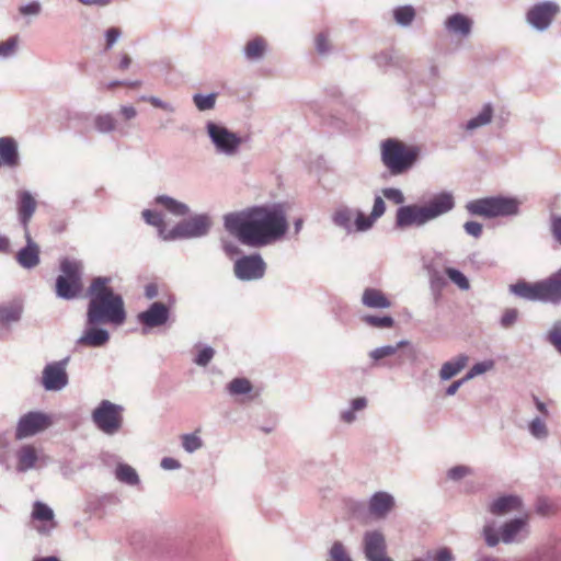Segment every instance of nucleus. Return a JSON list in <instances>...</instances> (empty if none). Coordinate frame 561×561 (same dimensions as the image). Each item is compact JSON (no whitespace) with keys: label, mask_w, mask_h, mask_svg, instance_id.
Returning a JSON list of instances; mask_svg holds the SVG:
<instances>
[{"label":"nucleus","mask_w":561,"mask_h":561,"mask_svg":"<svg viewBox=\"0 0 561 561\" xmlns=\"http://www.w3.org/2000/svg\"><path fill=\"white\" fill-rule=\"evenodd\" d=\"M215 351L211 347H204L197 354L195 363L199 366H206L214 357Z\"/></svg>","instance_id":"4d7b16f0"},{"label":"nucleus","mask_w":561,"mask_h":561,"mask_svg":"<svg viewBox=\"0 0 561 561\" xmlns=\"http://www.w3.org/2000/svg\"><path fill=\"white\" fill-rule=\"evenodd\" d=\"M233 271L239 279H257L264 275L265 263L259 254L244 255L236 261Z\"/></svg>","instance_id":"f8f14e48"},{"label":"nucleus","mask_w":561,"mask_h":561,"mask_svg":"<svg viewBox=\"0 0 561 561\" xmlns=\"http://www.w3.org/2000/svg\"><path fill=\"white\" fill-rule=\"evenodd\" d=\"M207 129L216 147L226 153H233L241 144V139L225 127L210 123Z\"/></svg>","instance_id":"ddd939ff"},{"label":"nucleus","mask_w":561,"mask_h":561,"mask_svg":"<svg viewBox=\"0 0 561 561\" xmlns=\"http://www.w3.org/2000/svg\"><path fill=\"white\" fill-rule=\"evenodd\" d=\"M494 368V362L492 359L483 360L474 364L465 375V380H471L477 376H480Z\"/></svg>","instance_id":"58836bf2"},{"label":"nucleus","mask_w":561,"mask_h":561,"mask_svg":"<svg viewBox=\"0 0 561 561\" xmlns=\"http://www.w3.org/2000/svg\"><path fill=\"white\" fill-rule=\"evenodd\" d=\"M169 313V308L164 304L153 302L148 310L138 314V320L148 328H156L168 321Z\"/></svg>","instance_id":"a211bd4d"},{"label":"nucleus","mask_w":561,"mask_h":561,"mask_svg":"<svg viewBox=\"0 0 561 561\" xmlns=\"http://www.w3.org/2000/svg\"><path fill=\"white\" fill-rule=\"evenodd\" d=\"M386 211V204L380 196H376L373 205L371 216L376 219L380 218Z\"/></svg>","instance_id":"052dcab7"},{"label":"nucleus","mask_w":561,"mask_h":561,"mask_svg":"<svg viewBox=\"0 0 561 561\" xmlns=\"http://www.w3.org/2000/svg\"><path fill=\"white\" fill-rule=\"evenodd\" d=\"M467 381H468V380H465V376H463L461 379H458V380L454 381L453 383H450V385L446 388V390H445V394H446L447 397H451V396L456 394V393H457V391L459 390V388H460L463 383H466Z\"/></svg>","instance_id":"69168bd1"},{"label":"nucleus","mask_w":561,"mask_h":561,"mask_svg":"<svg viewBox=\"0 0 561 561\" xmlns=\"http://www.w3.org/2000/svg\"><path fill=\"white\" fill-rule=\"evenodd\" d=\"M560 5L554 1H541L531 5L526 13V22L538 32L547 31L560 13Z\"/></svg>","instance_id":"6e6552de"},{"label":"nucleus","mask_w":561,"mask_h":561,"mask_svg":"<svg viewBox=\"0 0 561 561\" xmlns=\"http://www.w3.org/2000/svg\"><path fill=\"white\" fill-rule=\"evenodd\" d=\"M539 301L561 304V268L546 279L538 282Z\"/></svg>","instance_id":"4468645a"},{"label":"nucleus","mask_w":561,"mask_h":561,"mask_svg":"<svg viewBox=\"0 0 561 561\" xmlns=\"http://www.w3.org/2000/svg\"><path fill=\"white\" fill-rule=\"evenodd\" d=\"M519 207L517 198L501 195L473 199L466 205L469 214L485 218L517 216Z\"/></svg>","instance_id":"39448f33"},{"label":"nucleus","mask_w":561,"mask_h":561,"mask_svg":"<svg viewBox=\"0 0 561 561\" xmlns=\"http://www.w3.org/2000/svg\"><path fill=\"white\" fill-rule=\"evenodd\" d=\"M157 203L162 205L165 209H168L170 213L176 215V216H183L187 213L188 208L186 205L173 199L169 196H158Z\"/></svg>","instance_id":"f704fd0d"},{"label":"nucleus","mask_w":561,"mask_h":561,"mask_svg":"<svg viewBox=\"0 0 561 561\" xmlns=\"http://www.w3.org/2000/svg\"><path fill=\"white\" fill-rule=\"evenodd\" d=\"M18 46V37L13 36L9 39L0 43V56L1 57H8L12 55Z\"/></svg>","instance_id":"864d4df0"},{"label":"nucleus","mask_w":561,"mask_h":561,"mask_svg":"<svg viewBox=\"0 0 561 561\" xmlns=\"http://www.w3.org/2000/svg\"><path fill=\"white\" fill-rule=\"evenodd\" d=\"M396 500L386 491L374 493L368 502V511L376 519H385L394 508Z\"/></svg>","instance_id":"dca6fc26"},{"label":"nucleus","mask_w":561,"mask_h":561,"mask_svg":"<svg viewBox=\"0 0 561 561\" xmlns=\"http://www.w3.org/2000/svg\"><path fill=\"white\" fill-rule=\"evenodd\" d=\"M110 278L96 277L89 287L88 324H122L126 319L124 301L108 285Z\"/></svg>","instance_id":"f03ea898"},{"label":"nucleus","mask_w":561,"mask_h":561,"mask_svg":"<svg viewBox=\"0 0 561 561\" xmlns=\"http://www.w3.org/2000/svg\"><path fill=\"white\" fill-rule=\"evenodd\" d=\"M116 478L127 484H137L139 482L138 474L134 468L128 465H119L116 468Z\"/></svg>","instance_id":"e433bc0d"},{"label":"nucleus","mask_w":561,"mask_h":561,"mask_svg":"<svg viewBox=\"0 0 561 561\" xmlns=\"http://www.w3.org/2000/svg\"><path fill=\"white\" fill-rule=\"evenodd\" d=\"M472 473V469L467 466H456L448 470V478L454 481H458L466 476H469Z\"/></svg>","instance_id":"603ef678"},{"label":"nucleus","mask_w":561,"mask_h":561,"mask_svg":"<svg viewBox=\"0 0 561 561\" xmlns=\"http://www.w3.org/2000/svg\"><path fill=\"white\" fill-rule=\"evenodd\" d=\"M227 388L232 396L248 394L253 390L251 381L247 378H234L228 383Z\"/></svg>","instance_id":"c9c22d12"},{"label":"nucleus","mask_w":561,"mask_h":561,"mask_svg":"<svg viewBox=\"0 0 561 561\" xmlns=\"http://www.w3.org/2000/svg\"><path fill=\"white\" fill-rule=\"evenodd\" d=\"M19 11L22 15H37L41 11V5L38 2H32L20 7Z\"/></svg>","instance_id":"e2e57ef3"},{"label":"nucleus","mask_w":561,"mask_h":561,"mask_svg":"<svg viewBox=\"0 0 561 561\" xmlns=\"http://www.w3.org/2000/svg\"><path fill=\"white\" fill-rule=\"evenodd\" d=\"M225 228L242 244L259 248L282 238L288 222L280 206H255L227 214Z\"/></svg>","instance_id":"f257e3e1"},{"label":"nucleus","mask_w":561,"mask_h":561,"mask_svg":"<svg viewBox=\"0 0 561 561\" xmlns=\"http://www.w3.org/2000/svg\"><path fill=\"white\" fill-rule=\"evenodd\" d=\"M119 112L126 121L133 119L137 115V111L134 106H122Z\"/></svg>","instance_id":"774afa93"},{"label":"nucleus","mask_w":561,"mask_h":561,"mask_svg":"<svg viewBox=\"0 0 561 561\" xmlns=\"http://www.w3.org/2000/svg\"><path fill=\"white\" fill-rule=\"evenodd\" d=\"M549 343L561 354V321L552 324L547 336Z\"/></svg>","instance_id":"a18cd8bd"},{"label":"nucleus","mask_w":561,"mask_h":561,"mask_svg":"<svg viewBox=\"0 0 561 561\" xmlns=\"http://www.w3.org/2000/svg\"><path fill=\"white\" fill-rule=\"evenodd\" d=\"M32 519L42 523V525L35 527L41 534L47 535L57 526L53 510L39 501L33 504Z\"/></svg>","instance_id":"6ab92c4d"},{"label":"nucleus","mask_w":561,"mask_h":561,"mask_svg":"<svg viewBox=\"0 0 561 561\" xmlns=\"http://www.w3.org/2000/svg\"><path fill=\"white\" fill-rule=\"evenodd\" d=\"M216 95H194V103L199 111L210 110L215 106Z\"/></svg>","instance_id":"49530a36"},{"label":"nucleus","mask_w":561,"mask_h":561,"mask_svg":"<svg viewBox=\"0 0 561 561\" xmlns=\"http://www.w3.org/2000/svg\"><path fill=\"white\" fill-rule=\"evenodd\" d=\"M110 340L108 332L103 329L94 328L91 325L88 328L82 336L78 340V344L89 347H100L107 343Z\"/></svg>","instance_id":"a878e982"},{"label":"nucleus","mask_w":561,"mask_h":561,"mask_svg":"<svg viewBox=\"0 0 561 561\" xmlns=\"http://www.w3.org/2000/svg\"><path fill=\"white\" fill-rule=\"evenodd\" d=\"M482 536L486 546L490 548L496 547L500 541H502L501 535H497L494 525L491 523H488L483 526Z\"/></svg>","instance_id":"37998d69"},{"label":"nucleus","mask_w":561,"mask_h":561,"mask_svg":"<svg viewBox=\"0 0 561 561\" xmlns=\"http://www.w3.org/2000/svg\"><path fill=\"white\" fill-rule=\"evenodd\" d=\"M510 291L525 300L539 301L538 282L527 283L525 280H519L510 286Z\"/></svg>","instance_id":"bb28decb"},{"label":"nucleus","mask_w":561,"mask_h":561,"mask_svg":"<svg viewBox=\"0 0 561 561\" xmlns=\"http://www.w3.org/2000/svg\"><path fill=\"white\" fill-rule=\"evenodd\" d=\"M445 272L449 279L460 289L468 290L470 288L468 278L460 271L454 267H447Z\"/></svg>","instance_id":"c03bdc74"},{"label":"nucleus","mask_w":561,"mask_h":561,"mask_svg":"<svg viewBox=\"0 0 561 561\" xmlns=\"http://www.w3.org/2000/svg\"><path fill=\"white\" fill-rule=\"evenodd\" d=\"M473 21L462 13H454L444 21L445 31L455 37L467 38L472 31Z\"/></svg>","instance_id":"f3484780"},{"label":"nucleus","mask_w":561,"mask_h":561,"mask_svg":"<svg viewBox=\"0 0 561 561\" xmlns=\"http://www.w3.org/2000/svg\"><path fill=\"white\" fill-rule=\"evenodd\" d=\"M351 219L348 210H339L334 215V222L339 226L347 227V224Z\"/></svg>","instance_id":"0e129e2a"},{"label":"nucleus","mask_w":561,"mask_h":561,"mask_svg":"<svg viewBox=\"0 0 561 561\" xmlns=\"http://www.w3.org/2000/svg\"><path fill=\"white\" fill-rule=\"evenodd\" d=\"M492 117H493V107L489 103L484 104L481 112L477 116L472 117L471 119H469L467 122L466 129L472 131L477 128L485 126L491 123Z\"/></svg>","instance_id":"7c9ffc66"},{"label":"nucleus","mask_w":561,"mask_h":561,"mask_svg":"<svg viewBox=\"0 0 561 561\" xmlns=\"http://www.w3.org/2000/svg\"><path fill=\"white\" fill-rule=\"evenodd\" d=\"M61 274L56 279V294L64 299L78 297L83 288L82 264L71 259H62L60 262Z\"/></svg>","instance_id":"423d86ee"},{"label":"nucleus","mask_w":561,"mask_h":561,"mask_svg":"<svg viewBox=\"0 0 561 561\" xmlns=\"http://www.w3.org/2000/svg\"><path fill=\"white\" fill-rule=\"evenodd\" d=\"M409 345V341L407 340H401L399 341L397 344L394 345H383V346H380V347H376L374 348L370 353H369V356L370 358L374 360V362H379L381 359H385L387 357H391L393 355L397 354V352L403 347V346H407Z\"/></svg>","instance_id":"2f4dec72"},{"label":"nucleus","mask_w":561,"mask_h":561,"mask_svg":"<svg viewBox=\"0 0 561 561\" xmlns=\"http://www.w3.org/2000/svg\"><path fill=\"white\" fill-rule=\"evenodd\" d=\"M142 218L148 225L154 226L159 229L160 236L164 239V236H169L165 232V225L161 214L146 209L142 211Z\"/></svg>","instance_id":"4c0bfd02"},{"label":"nucleus","mask_w":561,"mask_h":561,"mask_svg":"<svg viewBox=\"0 0 561 561\" xmlns=\"http://www.w3.org/2000/svg\"><path fill=\"white\" fill-rule=\"evenodd\" d=\"M26 247L16 254V261L25 268H33L39 264V248L32 240L30 231L25 232Z\"/></svg>","instance_id":"4be33fe9"},{"label":"nucleus","mask_w":561,"mask_h":561,"mask_svg":"<svg viewBox=\"0 0 561 561\" xmlns=\"http://www.w3.org/2000/svg\"><path fill=\"white\" fill-rule=\"evenodd\" d=\"M22 306L19 302L0 306V323H9L20 319Z\"/></svg>","instance_id":"72a5a7b5"},{"label":"nucleus","mask_w":561,"mask_h":561,"mask_svg":"<svg viewBox=\"0 0 561 561\" xmlns=\"http://www.w3.org/2000/svg\"><path fill=\"white\" fill-rule=\"evenodd\" d=\"M518 311L517 309H506L501 318V325L503 328H510L517 321Z\"/></svg>","instance_id":"6e6d98bb"},{"label":"nucleus","mask_w":561,"mask_h":561,"mask_svg":"<svg viewBox=\"0 0 561 561\" xmlns=\"http://www.w3.org/2000/svg\"><path fill=\"white\" fill-rule=\"evenodd\" d=\"M420 154L419 146L405 145L396 138H387L380 145L381 162L392 175H400L410 170Z\"/></svg>","instance_id":"20e7f679"},{"label":"nucleus","mask_w":561,"mask_h":561,"mask_svg":"<svg viewBox=\"0 0 561 561\" xmlns=\"http://www.w3.org/2000/svg\"><path fill=\"white\" fill-rule=\"evenodd\" d=\"M455 207L451 193L444 192L424 205H403L397 209L394 226L404 230L410 227H423L427 222L449 213Z\"/></svg>","instance_id":"7ed1b4c3"},{"label":"nucleus","mask_w":561,"mask_h":561,"mask_svg":"<svg viewBox=\"0 0 561 561\" xmlns=\"http://www.w3.org/2000/svg\"><path fill=\"white\" fill-rule=\"evenodd\" d=\"M37 202L27 191L18 192V214L24 228V232L30 231L28 225L36 210Z\"/></svg>","instance_id":"412c9836"},{"label":"nucleus","mask_w":561,"mask_h":561,"mask_svg":"<svg viewBox=\"0 0 561 561\" xmlns=\"http://www.w3.org/2000/svg\"><path fill=\"white\" fill-rule=\"evenodd\" d=\"M316 48L319 54H324L330 49L329 38L325 33L316 36Z\"/></svg>","instance_id":"bf43d9fd"},{"label":"nucleus","mask_w":561,"mask_h":561,"mask_svg":"<svg viewBox=\"0 0 561 561\" xmlns=\"http://www.w3.org/2000/svg\"><path fill=\"white\" fill-rule=\"evenodd\" d=\"M527 518L517 517L513 518L501 526L500 534L504 543H512L518 541L519 537L527 535Z\"/></svg>","instance_id":"aec40b11"},{"label":"nucleus","mask_w":561,"mask_h":561,"mask_svg":"<svg viewBox=\"0 0 561 561\" xmlns=\"http://www.w3.org/2000/svg\"><path fill=\"white\" fill-rule=\"evenodd\" d=\"M363 321L374 328H392L394 324V320L390 316H365L363 317Z\"/></svg>","instance_id":"79ce46f5"},{"label":"nucleus","mask_w":561,"mask_h":561,"mask_svg":"<svg viewBox=\"0 0 561 561\" xmlns=\"http://www.w3.org/2000/svg\"><path fill=\"white\" fill-rule=\"evenodd\" d=\"M209 227L210 220L207 216H196L180 222L176 227L169 231V236H164V240L201 237L207 233Z\"/></svg>","instance_id":"1a4fd4ad"},{"label":"nucleus","mask_w":561,"mask_h":561,"mask_svg":"<svg viewBox=\"0 0 561 561\" xmlns=\"http://www.w3.org/2000/svg\"><path fill=\"white\" fill-rule=\"evenodd\" d=\"M19 164L16 141L11 137L0 138V168H14Z\"/></svg>","instance_id":"b1692460"},{"label":"nucleus","mask_w":561,"mask_h":561,"mask_svg":"<svg viewBox=\"0 0 561 561\" xmlns=\"http://www.w3.org/2000/svg\"><path fill=\"white\" fill-rule=\"evenodd\" d=\"M42 382L46 390L62 389L68 382L66 360L48 364L43 370Z\"/></svg>","instance_id":"2eb2a0df"},{"label":"nucleus","mask_w":561,"mask_h":561,"mask_svg":"<svg viewBox=\"0 0 561 561\" xmlns=\"http://www.w3.org/2000/svg\"><path fill=\"white\" fill-rule=\"evenodd\" d=\"M529 433L537 439H545L548 437V428L546 423L540 417H535L529 424Z\"/></svg>","instance_id":"a19ab883"},{"label":"nucleus","mask_w":561,"mask_h":561,"mask_svg":"<svg viewBox=\"0 0 561 561\" xmlns=\"http://www.w3.org/2000/svg\"><path fill=\"white\" fill-rule=\"evenodd\" d=\"M522 500L516 495H504L495 499L489 506L490 513L502 516L513 512L522 511Z\"/></svg>","instance_id":"5701e85b"},{"label":"nucleus","mask_w":561,"mask_h":561,"mask_svg":"<svg viewBox=\"0 0 561 561\" xmlns=\"http://www.w3.org/2000/svg\"><path fill=\"white\" fill-rule=\"evenodd\" d=\"M123 412L124 408L122 405L102 400L92 412V420L100 431L113 435L122 428Z\"/></svg>","instance_id":"0eeeda50"},{"label":"nucleus","mask_w":561,"mask_h":561,"mask_svg":"<svg viewBox=\"0 0 561 561\" xmlns=\"http://www.w3.org/2000/svg\"><path fill=\"white\" fill-rule=\"evenodd\" d=\"M382 195L394 204L402 205L405 201L403 193L399 188L387 187L382 190Z\"/></svg>","instance_id":"8fccbe9b"},{"label":"nucleus","mask_w":561,"mask_h":561,"mask_svg":"<svg viewBox=\"0 0 561 561\" xmlns=\"http://www.w3.org/2000/svg\"><path fill=\"white\" fill-rule=\"evenodd\" d=\"M550 231L553 239L561 245V215H551Z\"/></svg>","instance_id":"3c124183"},{"label":"nucleus","mask_w":561,"mask_h":561,"mask_svg":"<svg viewBox=\"0 0 561 561\" xmlns=\"http://www.w3.org/2000/svg\"><path fill=\"white\" fill-rule=\"evenodd\" d=\"M106 45H105V49H110L114 43L118 39V37L121 36V30L118 27H110L107 31H106Z\"/></svg>","instance_id":"680f3d73"},{"label":"nucleus","mask_w":561,"mask_h":561,"mask_svg":"<svg viewBox=\"0 0 561 561\" xmlns=\"http://www.w3.org/2000/svg\"><path fill=\"white\" fill-rule=\"evenodd\" d=\"M266 47V41L263 37L257 36L245 44L244 54L250 60L260 59L264 56Z\"/></svg>","instance_id":"c756f323"},{"label":"nucleus","mask_w":561,"mask_h":561,"mask_svg":"<svg viewBox=\"0 0 561 561\" xmlns=\"http://www.w3.org/2000/svg\"><path fill=\"white\" fill-rule=\"evenodd\" d=\"M362 302L368 308L387 309L391 306L390 300L382 294V291L375 288L365 289L362 296Z\"/></svg>","instance_id":"cd10ccee"},{"label":"nucleus","mask_w":561,"mask_h":561,"mask_svg":"<svg viewBox=\"0 0 561 561\" xmlns=\"http://www.w3.org/2000/svg\"><path fill=\"white\" fill-rule=\"evenodd\" d=\"M376 220L377 219L371 215L365 216L364 214L358 213L355 219V227L358 231H366L373 227Z\"/></svg>","instance_id":"09e8293b"},{"label":"nucleus","mask_w":561,"mask_h":561,"mask_svg":"<svg viewBox=\"0 0 561 561\" xmlns=\"http://www.w3.org/2000/svg\"><path fill=\"white\" fill-rule=\"evenodd\" d=\"M37 461V453L36 449L26 445L23 446L18 454V469L20 471H26L35 466Z\"/></svg>","instance_id":"c85d7f7f"},{"label":"nucleus","mask_w":561,"mask_h":561,"mask_svg":"<svg viewBox=\"0 0 561 561\" xmlns=\"http://www.w3.org/2000/svg\"><path fill=\"white\" fill-rule=\"evenodd\" d=\"M386 538L379 530H368L363 537V550L367 561H393L386 556Z\"/></svg>","instance_id":"9b49d317"},{"label":"nucleus","mask_w":561,"mask_h":561,"mask_svg":"<svg viewBox=\"0 0 561 561\" xmlns=\"http://www.w3.org/2000/svg\"><path fill=\"white\" fill-rule=\"evenodd\" d=\"M182 445L186 451L193 453L202 446V440L196 434H185L182 436Z\"/></svg>","instance_id":"de8ad7c7"},{"label":"nucleus","mask_w":561,"mask_h":561,"mask_svg":"<svg viewBox=\"0 0 561 561\" xmlns=\"http://www.w3.org/2000/svg\"><path fill=\"white\" fill-rule=\"evenodd\" d=\"M51 425L49 415L42 412H28L23 415L16 426L15 437L21 439L33 436Z\"/></svg>","instance_id":"9d476101"},{"label":"nucleus","mask_w":561,"mask_h":561,"mask_svg":"<svg viewBox=\"0 0 561 561\" xmlns=\"http://www.w3.org/2000/svg\"><path fill=\"white\" fill-rule=\"evenodd\" d=\"M94 125L99 131L110 133L116 128V121L111 114H102L95 117Z\"/></svg>","instance_id":"ea45409f"},{"label":"nucleus","mask_w":561,"mask_h":561,"mask_svg":"<svg viewBox=\"0 0 561 561\" xmlns=\"http://www.w3.org/2000/svg\"><path fill=\"white\" fill-rule=\"evenodd\" d=\"M465 231L474 238H480L482 234V225L478 221H467L463 225Z\"/></svg>","instance_id":"13d9d810"},{"label":"nucleus","mask_w":561,"mask_h":561,"mask_svg":"<svg viewBox=\"0 0 561 561\" xmlns=\"http://www.w3.org/2000/svg\"><path fill=\"white\" fill-rule=\"evenodd\" d=\"M469 363V356L458 354L448 362H445L438 373L440 380L447 381L457 376Z\"/></svg>","instance_id":"393cba45"},{"label":"nucleus","mask_w":561,"mask_h":561,"mask_svg":"<svg viewBox=\"0 0 561 561\" xmlns=\"http://www.w3.org/2000/svg\"><path fill=\"white\" fill-rule=\"evenodd\" d=\"M330 557L332 561H350L345 548L340 542H335L332 546L330 550Z\"/></svg>","instance_id":"5fc2aeb1"},{"label":"nucleus","mask_w":561,"mask_h":561,"mask_svg":"<svg viewBox=\"0 0 561 561\" xmlns=\"http://www.w3.org/2000/svg\"><path fill=\"white\" fill-rule=\"evenodd\" d=\"M434 560L435 561H454V557L449 549L443 548L437 551Z\"/></svg>","instance_id":"338daca9"},{"label":"nucleus","mask_w":561,"mask_h":561,"mask_svg":"<svg viewBox=\"0 0 561 561\" xmlns=\"http://www.w3.org/2000/svg\"><path fill=\"white\" fill-rule=\"evenodd\" d=\"M393 18L400 26H410L415 18V10L412 5L398 7L393 10Z\"/></svg>","instance_id":"473e14b6"}]
</instances>
